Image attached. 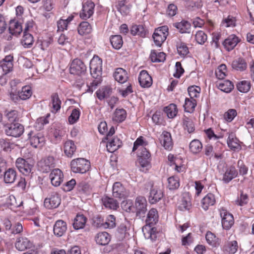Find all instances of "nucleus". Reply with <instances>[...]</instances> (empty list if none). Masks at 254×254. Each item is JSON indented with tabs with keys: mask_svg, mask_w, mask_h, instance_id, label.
<instances>
[{
	"mask_svg": "<svg viewBox=\"0 0 254 254\" xmlns=\"http://www.w3.org/2000/svg\"><path fill=\"white\" fill-rule=\"evenodd\" d=\"M216 202L215 196L212 193H207L201 201L202 208L207 210L210 206H213Z\"/></svg>",
	"mask_w": 254,
	"mask_h": 254,
	"instance_id": "bb28decb",
	"label": "nucleus"
},
{
	"mask_svg": "<svg viewBox=\"0 0 254 254\" xmlns=\"http://www.w3.org/2000/svg\"><path fill=\"white\" fill-rule=\"evenodd\" d=\"M4 128L6 135L13 137L20 136L24 130L23 125L18 123L7 124Z\"/></svg>",
	"mask_w": 254,
	"mask_h": 254,
	"instance_id": "423d86ee",
	"label": "nucleus"
},
{
	"mask_svg": "<svg viewBox=\"0 0 254 254\" xmlns=\"http://www.w3.org/2000/svg\"><path fill=\"white\" fill-rule=\"evenodd\" d=\"M222 226L224 229L229 230L234 224V217L232 214L225 209L220 211Z\"/></svg>",
	"mask_w": 254,
	"mask_h": 254,
	"instance_id": "ddd939ff",
	"label": "nucleus"
},
{
	"mask_svg": "<svg viewBox=\"0 0 254 254\" xmlns=\"http://www.w3.org/2000/svg\"><path fill=\"white\" fill-rule=\"evenodd\" d=\"M91 75L95 79L91 83L92 86H97L100 82V78L102 73V68L90 67Z\"/></svg>",
	"mask_w": 254,
	"mask_h": 254,
	"instance_id": "c9c22d12",
	"label": "nucleus"
},
{
	"mask_svg": "<svg viewBox=\"0 0 254 254\" xmlns=\"http://www.w3.org/2000/svg\"><path fill=\"white\" fill-rule=\"evenodd\" d=\"M0 146L3 151L8 152L13 148L14 144L8 139L2 138L0 139Z\"/></svg>",
	"mask_w": 254,
	"mask_h": 254,
	"instance_id": "338daca9",
	"label": "nucleus"
},
{
	"mask_svg": "<svg viewBox=\"0 0 254 254\" xmlns=\"http://www.w3.org/2000/svg\"><path fill=\"white\" fill-rule=\"evenodd\" d=\"M112 47L116 50L120 49L123 44L122 37L120 35H112L110 38Z\"/></svg>",
	"mask_w": 254,
	"mask_h": 254,
	"instance_id": "a19ab883",
	"label": "nucleus"
},
{
	"mask_svg": "<svg viewBox=\"0 0 254 254\" xmlns=\"http://www.w3.org/2000/svg\"><path fill=\"white\" fill-rule=\"evenodd\" d=\"M73 31L68 32L67 35L61 34L58 40V43L61 45H64L70 43L73 40Z\"/></svg>",
	"mask_w": 254,
	"mask_h": 254,
	"instance_id": "ea45409f",
	"label": "nucleus"
},
{
	"mask_svg": "<svg viewBox=\"0 0 254 254\" xmlns=\"http://www.w3.org/2000/svg\"><path fill=\"white\" fill-rule=\"evenodd\" d=\"M95 241L99 245L106 246L110 242L111 236L107 232H99L95 237Z\"/></svg>",
	"mask_w": 254,
	"mask_h": 254,
	"instance_id": "473e14b6",
	"label": "nucleus"
},
{
	"mask_svg": "<svg viewBox=\"0 0 254 254\" xmlns=\"http://www.w3.org/2000/svg\"><path fill=\"white\" fill-rule=\"evenodd\" d=\"M237 168L238 169V175L245 176L248 174L249 168L241 160H239L237 162Z\"/></svg>",
	"mask_w": 254,
	"mask_h": 254,
	"instance_id": "69168bd1",
	"label": "nucleus"
},
{
	"mask_svg": "<svg viewBox=\"0 0 254 254\" xmlns=\"http://www.w3.org/2000/svg\"><path fill=\"white\" fill-rule=\"evenodd\" d=\"M191 208V203L189 197H183L178 206V209L181 211H189Z\"/></svg>",
	"mask_w": 254,
	"mask_h": 254,
	"instance_id": "6e6d98bb",
	"label": "nucleus"
},
{
	"mask_svg": "<svg viewBox=\"0 0 254 254\" xmlns=\"http://www.w3.org/2000/svg\"><path fill=\"white\" fill-rule=\"evenodd\" d=\"M15 166L20 173L25 176H30L32 174L34 162L29 159L19 157L15 161Z\"/></svg>",
	"mask_w": 254,
	"mask_h": 254,
	"instance_id": "7ed1b4c3",
	"label": "nucleus"
},
{
	"mask_svg": "<svg viewBox=\"0 0 254 254\" xmlns=\"http://www.w3.org/2000/svg\"><path fill=\"white\" fill-rule=\"evenodd\" d=\"M130 33L133 36L138 35L141 37H145L146 35V31L142 25H132Z\"/></svg>",
	"mask_w": 254,
	"mask_h": 254,
	"instance_id": "79ce46f5",
	"label": "nucleus"
},
{
	"mask_svg": "<svg viewBox=\"0 0 254 254\" xmlns=\"http://www.w3.org/2000/svg\"><path fill=\"white\" fill-rule=\"evenodd\" d=\"M77 190L80 194H87L90 190L89 185L86 182H80L77 184Z\"/></svg>",
	"mask_w": 254,
	"mask_h": 254,
	"instance_id": "052dcab7",
	"label": "nucleus"
},
{
	"mask_svg": "<svg viewBox=\"0 0 254 254\" xmlns=\"http://www.w3.org/2000/svg\"><path fill=\"white\" fill-rule=\"evenodd\" d=\"M204 154L210 160L221 161L223 158V153L220 151H215L212 145L207 144L204 148Z\"/></svg>",
	"mask_w": 254,
	"mask_h": 254,
	"instance_id": "2eb2a0df",
	"label": "nucleus"
},
{
	"mask_svg": "<svg viewBox=\"0 0 254 254\" xmlns=\"http://www.w3.org/2000/svg\"><path fill=\"white\" fill-rule=\"evenodd\" d=\"M8 30L9 33L12 35L16 36L19 35L22 31L21 23L16 19H11L9 21Z\"/></svg>",
	"mask_w": 254,
	"mask_h": 254,
	"instance_id": "b1692460",
	"label": "nucleus"
},
{
	"mask_svg": "<svg viewBox=\"0 0 254 254\" xmlns=\"http://www.w3.org/2000/svg\"><path fill=\"white\" fill-rule=\"evenodd\" d=\"M150 161L151 159H147V158H142L138 157V161L140 166V170L144 172H146L151 167Z\"/></svg>",
	"mask_w": 254,
	"mask_h": 254,
	"instance_id": "4d7b16f0",
	"label": "nucleus"
},
{
	"mask_svg": "<svg viewBox=\"0 0 254 254\" xmlns=\"http://www.w3.org/2000/svg\"><path fill=\"white\" fill-rule=\"evenodd\" d=\"M23 202L21 201L19 204H18L16 202V199L15 196L13 195H10L8 196L6 200V205L11 210L19 207L22 204Z\"/></svg>",
	"mask_w": 254,
	"mask_h": 254,
	"instance_id": "5fc2aeb1",
	"label": "nucleus"
},
{
	"mask_svg": "<svg viewBox=\"0 0 254 254\" xmlns=\"http://www.w3.org/2000/svg\"><path fill=\"white\" fill-rule=\"evenodd\" d=\"M95 4L92 1H87L82 4L80 17L83 19L90 18L94 13Z\"/></svg>",
	"mask_w": 254,
	"mask_h": 254,
	"instance_id": "f3484780",
	"label": "nucleus"
},
{
	"mask_svg": "<svg viewBox=\"0 0 254 254\" xmlns=\"http://www.w3.org/2000/svg\"><path fill=\"white\" fill-rule=\"evenodd\" d=\"M122 145V141L118 138L114 137L109 139L107 143V149L109 152H114Z\"/></svg>",
	"mask_w": 254,
	"mask_h": 254,
	"instance_id": "7c9ffc66",
	"label": "nucleus"
},
{
	"mask_svg": "<svg viewBox=\"0 0 254 254\" xmlns=\"http://www.w3.org/2000/svg\"><path fill=\"white\" fill-rule=\"evenodd\" d=\"M90 162L83 158H78L70 162L71 171L74 173L85 174L90 168Z\"/></svg>",
	"mask_w": 254,
	"mask_h": 254,
	"instance_id": "f03ea898",
	"label": "nucleus"
},
{
	"mask_svg": "<svg viewBox=\"0 0 254 254\" xmlns=\"http://www.w3.org/2000/svg\"><path fill=\"white\" fill-rule=\"evenodd\" d=\"M236 86L239 92L241 93H247L251 89V84L249 81L242 80L238 82Z\"/></svg>",
	"mask_w": 254,
	"mask_h": 254,
	"instance_id": "09e8293b",
	"label": "nucleus"
},
{
	"mask_svg": "<svg viewBox=\"0 0 254 254\" xmlns=\"http://www.w3.org/2000/svg\"><path fill=\"white\" fill-rule=\"evenodd\" d=\"M28 137L30 144L34 148L38 147L39 145L42 146L44 144L45 139L41 133L30 131L28 133Z\"/></svg>",
	"mask_w": 254,
	"mask_h": 254,
	"instance_id": "9b49d317",
	"label": "nucleus"
},
{
	"mask_svg": "<svg viewBox=\"0 0 254 254\" xmlns=\"http://www.w3.org/2000/svg\"><path fill=\"white\" fill-rule=\"evenodd\" d=\"M20 98L22 100H26L29 99L32 94L31 87L29 86H23L21 91H19Z\"/></svg>",
	"mask_w": 254,
	"mask_h": 254,
	"instance_id": "864d4df0",
	"label": "nucleus"
},
{
	"mask_svg": "<svg viewBox=\"0 0 254 254\" xmlns=\"http://www.w3.org/2000/svg\"><path fill=\"white\" fill-rule=\"evenodd\" d=\"M87 220V218L84 215L77 214L72 223L73 228L76 230L83 229Z\"/></svg>",
	"mask_w": 254,
	"mask_h": 254,
	"instance_id": "c85d7f7f",
	"label": "nucleus"
},
{
	"mask_svg": "<svg viewBox=\"0 0 254 254\" xmlns=\"http://www.w3.org/2000/svg\"><path fill=\"white\" fill-rule=\"evenodd\" d=\"M223 251L225 254H235L238 249V244L237 241L228 242L223 247Z\"/></svg>",
	"mask_w": 254,
	"mask_h": 254,
	"instance_id": "e433bc0d",
	"label": "nucleus"
},
{
	"mask_svg": "<svg viewBox=\"0 0 254 254\" xmlns=\"http://www.w3.org/2000/svg\"><path fill=\"white\" fill-rule=\"evenodd\" d=\"M231 65L233 69L239 71H243L247 67V64L246 60L242 57L235 59L232 62Z\"/></svg>",
	"mask_w": 254,
	"mask_h": 254,
	"instance_id": "2f4dec72",
	"label": "nucleus"
},
{
	"mask_svg": "<svg viewBox=\"0 0 254 254\" xmlns=\"http://www.w3.org/2000/svg\"><path fill=\"white\" fill-rule=\"evenodd\" d=\"M38 166L39 171L41 172L48 173L55 166V159L53 157L49 156L39 161Z\"/></svg>",
	"mask_w": 254,
	"mask_h": 254,
	"instance_id": "9d476101",
	"label": "nucleus"
},
{
	"mask_svg": "<svg viewBox=\"0 0 254 254\" xmlns=\"http://www.w3.org/2000/svg\"><path fill=\"white\" fill-rule=\"evenodd\" d=\"M50 104L52 105L53 112L57 113L60 110L62 105V100L58 93H54L51 95Z\"/></svg>",
	"mask_w": 254,
	"mask_h": 254,
	"instance_id": "72a5a7b5",
	"label": "nucleus"
},
{
	"mask_svg": "<svg viewBox=\"0 0 254 254\" xmlns=\"http://www.w3.org/2000/svg\"><path fill=\"white\" fill-rule=\"evenodd\" d=\"M138 79L140 86L143 88H148L152 84V77L146 70H142L140 72Z\"/></svg>",
	"mask_w": 254,
	"mask_h": 254,
	"instance_id": "5701e85b",
	"label": "nucleus"
},
{
	"mask_svg": "<svg viewBox=\"0 0 254 254\" xmlns=\"http://www.w3.org/2000/svg\"><path fill=\"white\" fill-rule=\"evenodd\" d=\"M201 89L199 86L193 85L188 87V91L190 99L197 98L200 95Z\"/></svg>",
	"mask_w": 254,
	"mask_h": 254,
	"instance_id": "bf43d9fd",
	"label": "nucleus"
},
{
	"mask_svg": "<svg viewBox=\"0 0 254 254\" xmlns=\"http://www.w3.org/2000/svg\"><path fill=\"white\" fill-rule=\"evenodd\" d=\"M169 28L166 25L156 28L152 35V38L156 46L160 47L166 40L169 33Z\"/></svg>",
	"mask_w": 254,
	"mask_h": 254,
	"instance_id": "39448f33",
	"label": "nucleus"
},
{
	"mask_svg": "<svg viewBox=\"0 0 254 254\" xmlns=\"http://www.w3.org/2000/svg\"><path fill=\"white\" fill-rule=\"evenodd\" d=\"M87 67L80 59H75L70 64L69 72L71 74L82 76L85 74Z\"/></svg>",
	"mask_w": 254,
	"mask_h": 254,
	"instance_id": "0eeeda50",
	"label": "nucleus"
},
{
	"mask_svg": "<svg viewBox=\"0 0 254 254\" xmlns=\"http://www.w3.org/2000/svg\"><path fill=\"white\" fill-rule=\"evenodd\" d=\"M164 112L169 119H173L178 114V109L176 104H170L164 108Z\"/></svg>",
	"mask_w": 254,
	"mask_h": 254,
	"instance_id": "c03bdc74",
	"label": "nucleus"
},
{
	"mask_svg": "<svg viewBox=\"0 0 254 254\" xmlns=\"http://www.w3.org/2000/svg\"><path fill=\"white\" fill-rule=\"evenodd\" d=\"M147 203L146 198L144 196H138L135 200L134 208L136 216L139 218L144 217L147 210Z\"/></svg>",
	"mask_w": 254,
	"mask_h": 254,
	"instance_id": "6e6552de",
	"label": "nucleus"
},
{
	"mask_svg": "<svg viewBox=\"0 0 254 254\" xmlns=\"http://www.w3.org/2000/svg\"><path fill=\"white\" fill-rule=\"evenodd\" d=\"M112 93V89L109 87H105L101 90H98L95 94L97 97L100 101L103 100L105 98H108Z\"/></svg>",
	"mask_w": 254,
	"mask_h": 254,
	"instance_id": "de8ad7c7",
	"label": "nucleus"
},
{
	"mask_svg": "<svg viewBox=\"0 0 254 254\" xmlns=\"http://www.w3.org/2000/svg\"><path fill=\"white\" fill-rule=\"evenodd\" d=\"M158 221V211L155 208H151L148 212L145 219V225L142 227V232L146 239L155 241L158 234V231L154 225Z\"/></svg>",
	"mask_w": 254,
	"mask_h": 254,
	"instance_id": "f257e3e1",
	"label": "nucleus"
},
{
	"mask_svg": "<svg viewBox=\"0 0 254 254\" xmlns=\"http://www.w3.org/2000/svg\"><path fill=\"white\" fill-rule=\"evenodd\" d=\"M34 43V38L31 34H23L21 44L25 48H30Z\"/></svg>",
	"mask_w": 254,
	"mask_h": 254,
	"instance_id": "603ef678",
	"label": "nucleus"
},
{
	"mask_svg": "<svg viewBox=\"0 0 254 254\" xmlns=\"http://www.w3.org/2000/svg\"><path fill=\"white\" fill-rule=\"evenodd\" d=\"M227 143L229 148L234 151H239L241 149V146L239 143V140L238 138L234 137L232 133L229 134Z\"/></svg>",
	"mask_w": 254,
	"mask_h": 254,
	"instance_id": "f704fd0d",
	"label": "nucleus"
},
{
	"mask_svg": "<svg viewBox=\"0 0 254 254\" xmlns=\"http://www.w3.org/2000/svg\"><path fill=\"white\" fill-rule=\"evenodd\" d=\"M61 202L60 194L55 191L51 192L44 200V205L48 209L57 208Z\"/></svg>",
	"mask_w": 254,
	"mask_h": 254,
	"instance_id": "1a4fd4ad",
	"label": "nucleus"
},
{
	"mask_svg": "<svg viewBox=\"0 0 254 254\" xmlns=\"http://www.w3.org/2000/svg\"><path fill=\"white\" fill-rule=\"evenodd\" d=\"M150 60L153 63L164 62L166 60V55L163 52H157L152 50L150 55Z\"/></svg>",
	"mask_w": 254,
	"mask_h": 254,
	"instance_id": "37998d69",
	"label": "nucleus"
},
{
	"mask_svg": "<svg viewBox=\"0 0 254 254\" xmlns=\"http://www.w3.org/2000/svg\"><path fill=\"white\" fill-rule=\"evenodd\" d=\"M218 89L225 93H230L234 88V85L232 81L225 80L219 81L217 83Z\"/></svg>",
	"mask_w": 254,
	"mask_h": 254,
	"instance_id": "58836bf2",
	"label": "nucleus"
},
{
	"mask_svg": "<svg viewBox=\"0 0 254 254\" xmlns=\"http://www.w3.org/2000/svg\"><path fill=\"white\" fill-rule=\"evenodd\" d=\"M49 179L53 186L59 187L64 181L63 173L59 169H54L50 174Z\"/></svg>",
	"mask_w": 254,
	"mask_h": 254,
	"instance_id": "dca6fc26",
	"label": "nucleus"
},
{
	"mask_svg": "<svg viewBox=\"0 0 254 254\" xmlns=\"http://www.w3.org/2000/svg\"><path fill=\"white\" fill-rule=\"evenodd\" d=\"M240 41L241 39L237 36L232 34L224 40L222 44L226 50L230 52L233 50Z\"/></svg>",
	"mask_w": 254,
	"mask_h": 254,
	"instance_id": "6ab92c4d",
	"label": "nucleus"
},
{
	"mask_svg": "<svg viewBox=\"0 0 254 254\" xmlns=\"http://www.w3.org/2000/svg\"><path fill=\"white\" fill-rule=\"evenodd\" d=\"M202 148V143L198 139H193L190 143V151L193 154L199 153L201 151Z\"/></svg>",
	"mask_w": 254,
	"mask_h": 254,
	"instance_id": "3c124183",
	"label": "nucleus"
},
{
	"mask_svg": "<svg viewBox=\"0 0 254 254\" xmlns=\"http://www.w3.org/2000/svg\"><path fill=\"white\" fill-rule=\"evenodd\" d=\"M80 116V112L78 108H74L72 110L70 115L68 118V122L70 125H73L76 123Z\"/></svg>",
	"mask_w": 254,
	"mask_h": 254,
	"instance_id": "13d9d810",
	"label": "nucleus"
},
{
	"mask_svg": "<svg viewBox=\"0 0 254 254\" xmlns=\"http://www.w3.org/2000/svg\"><path fill=\"white\" fill-rule=\"evenodd\" d=\"M113 76L115 79L120 83H125L128 79L127 72L123 68H116L113 74Z\"/></svg>",
	"mask_w": 254,
	"mask_h": 254,
	"instance_id": "cd10ccee",
	"label": "nucleus"
},
{
	"mask_svg": "<svg viewBox=\"0 0 254 254\" xmlns=\"http://www.w3.org/2000/svg\"><path fill=\"white\" fill-rule=\"evenodd\" d=\"M6 169V162L2 158H0V176L3 173L4 181L6 184L13 183L16 178V171L13 168Z\"/></svg>",
	"mask_w": 254,
	"mask_h": 254,
	"instance_id": "20e7f679",
	"label": "nucleus"
},
{
	"mask_svg": "<svg viewBox=\"0 0 254 254\" xmlns=\"http://www.w3.org/2000/svg\"><path fill=\"white\" fill-rule=\"evenodd\" d=\"M76 150V146L73 140H67L64 142V151L66 157L71 158Z\"/></svg>",
	"mask_w": 254,
	"mask_h": 254,
	"instance_id": "a878e982",
	"label": "nucleus"
},
{
	"mask_svg": "<svg viewBox=\"0 0 254 254\" xmlns=\"http://www.w3.org/2000/svg\"><path fill=\"white\" fill-rule=\"evenodd\" d=\"M249 196L247 193H244L243 191H241L240 195L238 196L236 203L240 206H243L248 204Z\"/></svg>",
	"mask_w": 254,
	"mask_h": 254,
	"instance_id": "0e129e2a",
	"label": "nucleus"
},
{
	"mask_svg": "<svg viewBox=\"0 0 254 254\" xmlns=\"http://www.w3.org/2000/svg\"><path fill=\"white\" fill-rule=\"evenodd\" d=\"M127 117V111L122 108H117L115 110L112 116V120L117 123H121L123 122Z\"/></svg>",
	"mask_w": 254,
	"mask_h": 254,
	"instance_id": "c756f323",
	"label": "nucleus"
},
{
	"mask_svg": "<svg viewBox=\"0 0 254 254\" xmlns=\"http://www.w3.org/2000/svg\"><path fill=\"white\" fill-rule=\"evenodd\" d=\"M183 127L185 130H187L190 133L194 131V125L192 120L189 117L184 116L183 119Z\"/></svg>",
	"mask_w": 254,
	"mask_h": 254,
	"instance_id": "8fccbe9b",
	"label": "nucleus"
},
{
	"mask_svg": "<svg viewBox=\"0 0 254 254\" xmlns=\"http://www.w3.org/2000/svg\"><path fill=\"white\" fill-rule=\"evenodd\" d=\"M196 104L197 102L195 99H189L186 98L184 105L185 112L190 113H192L194 110Z\"/></svg>",
	"mask_w": 254,
	"mask_h": 254,
	"instance_id": "49530a36",
	"label": "nucleus"
},
{
	"mask_svg": "<svg viewBox=\"0 0 254 254\" xmlns=\"http://www.w3.org/2000/svg\"><path fill=\"white\" fill-rule=\"evenodd\" d=\"M101 201L103 206L107 209L116 210L119 207V202L114 198L104 195Z\"/></svg>",
	"mask_w": 254,
	"mask_h": 254,
	"instance_id": "393cba45",
	"label": "nucleus"
},
{
	"mask_svg": "<svg viewBox=\"0 0 254 254\" xmlns=\"http://www.w3.org/2000/svg\"><path fill=\"white\" fill-rule=\"evenodd\" d=\"M92 31L91 25L87 21H82L78 27V32L80 35H87Z\"/></svg>",
	"mask_w": 254,
	"mask_h": 254,
	"instance_id": "a18cd8bd",
	"label": "nucleus"
},
{
	"mask_svg": "<svg viewBox=\"0 0 254 254\" xmlns=\"http://www.w3.org/2000/svg\"><path fill=\"white\" fill-rule=\"evenodd\" d=\"M173 26L181 34H190L191 32V24L186 20L183 19L180 22L174 23Z\"/></svg>",
	"mask_w": 254,
	"mask_h": 254,
	"instance_id": "4be33fe9",
	"label": "nucleus"
},
{
	"mask_svg": "<svg viewBox=\"0 0 254 254\" xmlns=\"http://www.w3.org/2000/svg\"><path fill=\"white\" fill-rule=\"evenodd\" d=\"M148 185L151 187L148 197L149 201L151 204H155L162 199L163 193L160 189L154 187L152 183H148Z\"/></svg>",
	"mask_w": 254,
	"mask_h": 254,
	"instance_id": "4468645a",
	"label": "nucleus"
},
{
	"mask_svg": "<svg viewBox=\"0 0 254 254\" xmlns=\"http://www.w3.org/2000/svg\"><path fill=\"white\" fill-rule=\"evenodd\" d=\"M160 143L165 149L170 151L173 149V142L171 134L167 131H163L159 138Z\"/></svg>",
	"mask_w": 254,
	"mask_h": 254,
	"instance_id": "aec40b11",
	"label": "nucleus"
},
{
	"mask_svg": "<svg viewBox=\"0 0 254 254\" xmlns=\"http://www.w3.org/2000/svg\"><path fill=\"white\" fill-rule=\"evenodd\" d=\"M15 245L16 248L20 251H24L32 247V243L26 238H19Z\"/></svg>",
	"mask_w": 254,
	"mask_h": 254,
	"instance_id": "4c0bfd02",
	"label": "nucleus"
},
{
	"mask_svg": "<svg viewBox=\"0 0 254 254\" xmlns=\"http://www.w3.org/2000/svg\"><path fill=\"white\" fill-rule=\"evenodd\" d=\"M238 176V170L234 166L231 165L226 168L225 171L223 175L222 181L224 184H227Z\"/></svg>",
	"mask_w": 254,
	"mask_h": 254,
	"instance_id": "412c9836",
	"label": "nucleus"
},
{
	"mask_svg": "<svg viewBox=\"0 0 254 254\" xmlns=\"http://www.w3.org/2000/svg\"><path fill=\"white\" fill-rule=\"evenodd\" d=\"M112 194L114 197L120 199H124L127 196V193L125 187L120 182H116L113 184Z\"/></svg>",
	"mask_w": 254,
	"mask_h": 254,
	"instance_id": "a211bd4d",
	"label": "nucleus"
},
{
	"mask_svg": "<svg viewBox=\"0 0 254 254\" xmlns=\"http://www.w3.org/2000/svg\"><path fill=\"white\" fill-rule=\"evenodd\" d=\"M221 24L226 27H234L236 26V20L235 17L229 15L223 19Z\"/></svg>",
	"mask_w": 254,
	"mask_h": 254,
	"instance_id": "774afa93",
	"label": "nucleus"
},
{
	"mask_svg": "<svg viewBox=\"0 0 254 254\" xmlns=\"http://www.w3.org/2000/svg\"><path fill=\"white\" fill-rule=\"evenodd\" d=\"M237 115V112L235 109H230L224 114V119L228 123L233 121Z\"/></svg>",
	"mask_w": 254,
	"mask_h": 254,
	"instance_id": "680f3d73",
	"label": "nucleus"
},
{
	"mask_svg": "<svg viewBox=\"0 0 254 254\" xmlns=\"http://www.w3.org/2000/svg\"><path fill=\"white\" fill-rule=\"evenodd\" d=\"M177 51L180 56L183 58L189 53V48L184 42H181L177 45Z\"/></svg>",
	"mask_w": 254,
	"mask_h": 254,
	"instance_id": "e2e57ef3",
	"label": "nucleus"
},
{
	"mask_svg": "<svg viewBox=\"0 0 254 254\" xmlns=\"http://www.w3.org/2000/svg\"><path fill=\"white\" fill-rule=\"evenodd\" d=\"M67 230L66 222L61 219L57 220L53 226L54 234L58 238L65 235Z\"/></svg>",
	"mask_w": 254,
	"mask_h": 254,
	"instance_id": "f8f14e48",
	"label": "nucleus"
}]
</instances>
